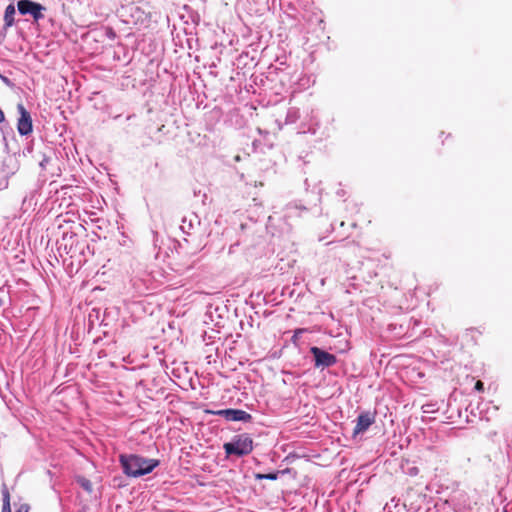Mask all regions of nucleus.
<instances>
[{"label":"nucleus","instance_id":"obj_1","mask_svg":"<svg viewBox=\"0 0 512 512\" xmlns=\"http://www.w3.org/2000/svg\"><path fill=\"white\" fill-rule=\"evenodd\" d=\"M119 462L123 472L129 477L146 475L159 465V461L156 459H146L135 454H121Z\"/></svg>","mask_w":512,"mask_h":512},{"label":"nucleus","instance_id":"obj_2","mask_svg":"<svg viewBox=\"0 0 512 512\" xmlns=\"http://www.w3.org/2000/svg\"><path fill=\"white\" fill-rule=\"evenodd\" d=\"M224 450L228 455H247L253 450V440L247 434L239 435L232 442L225 443Z\"/></svg>","mask_w":512,"mask_h":512},{"label":"nucleus","instance_id":"obj_3","mask_svg":"<svg viewBox=\"0 0 512 512\" xmlns=\"http://www.w3.org/2000/svg\"><path fill=\"white\" fill-rule=\"evenodd\" d=\"M17 8L20 14H30L36 22L44 18L43 11L46 10L43 5L31 0H19L17 3Z\"/></svg>","mask_w":512,"mask_h":512},{"label":"nucleus","instance_id":"obj_4","mask_svg":"<svg viewBox=\"0 0 512 512\" xmlns=\"http://www.w3.org/2000/svg\"><path fill=\"white\" fill-rule=\"evenodd\" d=\"M207 413L222 416L228 421L249 422L252 419V416L249 413L240 409H223L218 411L208 410Z\"/></svg>","mask_w":512,"mask_h":512},{"label":"nucleus","instance_id":"obj_5","mask_svg":"<svg viewBox=\"0 0 512 512\" xmlns=\"http://www.w3.org/2000/svg\"><path fill=\"white\" fill-rule=\"evenodd\" d=\"M310 352L314 356L316 367H330L336 364L337 358L335 355L330 354L318 347H311Z\"/></svg>","mask_w":512,"mask_h":512},{"label":"nucleus","instance_id":"obj_6","mask_svg":"<svg viewBox=\"0 0 512 512\" xmlns=\"http://www.w3.org/2000/svg\"><path fill=\"white\" fill-rule=\"evenodd\" d=\"M130 19L126 20L127 23L133 25H147L150 22V13L145 12L141 7L131 5L127 8Z\"/></svg>","mask_w":512,"mask_h":512},{"label":"nucleus","instance_id":"obj_7","mask_svg":"<svg viewBox=\"0 0 512 512\" xmlns=\"http://www.w3.org/2000/svg\"><path fill=\"white\" fill-rule=\"evenodd\" d=\"M20 117L17 123V130L21 135H28L32 132V119L30 113L26 110L23 104L17 106Z\"/></svg>","mask_w":512,"mask_h":512},{"label":"nucleus","instance_id":"obj_8","mask_svg":"<svg viewBox=\"0 0 512 512\" xmlns=\"http://www.w3.org/2000/svg\"><path fill=\"white\" fill-rule=\"evenodd\" d=\"M375 422V415L371 412H363L357 417V423L353 434L357 435L365 432Z\"/></svg>","mask_w":512,"mask_h":512},{"label":"nucleus","instance_id":"obj_9","mask_svg":"<svg viewBox=\"0 0 512 512\" xmlns=\"http://www.w3.org/2000/svg\"><path fill=\"white\" fill-rule=\"evenodd\" d=\"M15 7L13 4H9L4 13V28L7 29L14 24Z\"/></svg>","mask_w":512,"mask_h":512},{"label":"nucleus","instance_id":"obj_10","mask_svg":"<svg viewBox=\"0 0 512 512\" xmlns=\"http://www.w3.org/2000/svg\"><path fill=\"white\" fill-rule=\"evenodd\" d=\"M2 497H3L2 512H11L10 492L6 485H3Z\"/></svg>","mask_w":512,"mask_h":512},{"label":"nucleus","instance_id":"obj_11","mask_svg":"<svg viewBox=\"0 0 512 512\" xmlns=\"http://www.w3.org/2000/svg\"><path fill=\"white\" fill-rule=\"evenodd\" d=\"M77 483L84 489L86 490L87 492L91 493L93 488H92V483L90 482V480H88L87 478L85 477H82V476H78L77 477Z\"/></svg>","mask_w":512,"mask_h":512},{"label":"nucleus","instance_id":"obj_12","mask_svg":"<svg viewBox=\"0 0 512 512\" xmlns=\"http://www.w3.org/2000/svg\"><path fill=\"white\" fill-rule=\"evenodd\" d=\"M257 477L259 479L276 480L277 479V474H275V473L259 474Z\"/></svg>","mask_w":512,"mask_h":512},{"label":"nucleus","instance_id":"obj_13","mask_svg":"<svg viewBox=\"0 0 512 512\" xmlns=\"http://www.w3.org/2000/svg\"><path fill=\"white\" fill-rule=\"evenodd\" d=\"M30 505L27 504V503H23L21 505H19V507L16 509L15 512H30Z\"/></svg>","mask_w":512,"mask_h":512},{"label":"nucleus","instance_id":"obj_14","mask_svg":"<svg viewBox=\"0 0 512 512\" xmlns=\"http://www.w3.org/2000/svg\"><path fill=\"white\" fill-rule=\"evenodd\" d=\"M475 390H477L478 392H483L484 391V384H483L482 381L478 380L475 383Z\"/></svg>","mask_w":512,"mask_h":512},{"label":"nucleus","instance_id":"obj_15","mask_svg":"<svg viewBox=\"0 0 512 512\" xmlns=\"http://www.w3.org/2000/svg\"><path fill=\"white\" fill-rule=\"evenodd\" d=\"M5 120V116H4V113L3 111L0 109V123L3 122Z\"/></svg>","mask_w":512,"mask_h":512}]
</instances>
